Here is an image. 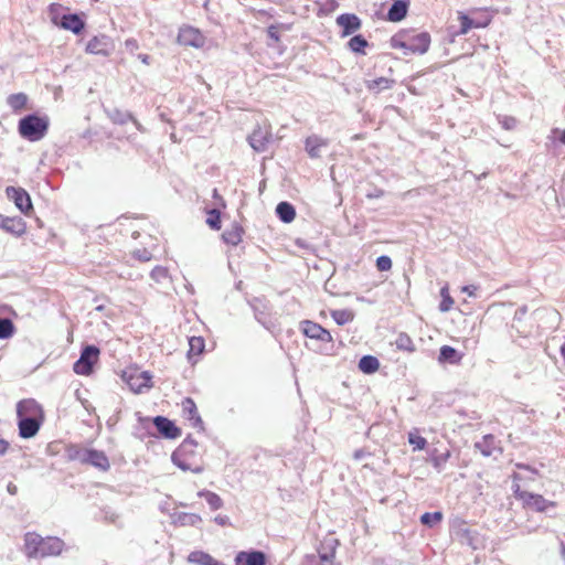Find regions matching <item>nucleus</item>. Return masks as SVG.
<instances>
[{
    "label": "nucleus",
    "instance_id": "obj_1",
    "mask_svg": "<svg viewBox=\"0 0 565 565\" xmlns=\"http://www.w3.org/2000/svg\"><path fill=\"white\" fill-rule=\"evenodd\" d=\"M430 42L431 39L428 32L402 29L391 38L390 45L404 55H415L425 54L429 50Z\"/></svg>",
    "mask_w": 565,
    "mask_h": 565
},
{
    "label": "nucleus",
    "instance_id": "obj_2",
    "mask_svg": "<svg viewBox=\"0 0 565 565\" xmlns=\"http://www.w3.org/2000/svg\"><path fill=\"white\" fill-rule=\"evenodd\" d=\"M63 548L64 543L57 537H42L35 532H28L24 535V552L28 557L57 556Z\"/></svg>",
    "mask_w": 565,
    "mask_h": 565
},
{
    "label": "nucleus",
    "instance_id": "obj_3",
    "mask_svg": "<svg viewBox=\"0 0 565 565\" xmlns=\"http://www.w3.org/2000/svg\"><path fill=\"white\" fill-rule=\"evenodd\" d=\"M173 463L183 471L201 473L204 470L201 454L198 452V444L183 441L172 455Z\"/></svg>",
    "mask_w": 565,
    "mask_h": 565
},
{
    "label": "nucleus",
    "instance_id": "obj_4",
    "mask_svg": "<svg viewBox=\"0 0 565 565\" xmlns=\"http://www.w3.org/2000/svg\"><path fill=\"white\" fill-rule=\"evenodd\" d=\"M512 478L516 482L513 484V494L515 499L522 503L524 509L545 512L547 509L556 507V502L546 500L542 494L522 490L519 483V481L522 480V476L520 473H513Z\"/></svg>",
    "mask_w": 565,
    "mask_h": 565
},
{
    "label": "nucleus",
    "instance_id": "obj_5",
    "mask_svg": "<svg viewBox=\"0 0 565 565\" xmlns=\"http://www.w3.org/2000/svg\"><path fill=\"white\" fill-rule=\"evenodd\" d=\"M47 116L28 115L19 120L18 131L23 139L39 141L47 134Z\"/></svg>",
    "mask_w": 565,
    "mask_h": 565
},
{
    "label": "nucleus",
    "instance_id": "obj_6",
    "mask_svg": "<svg viewBox=\"0 0 565 565\" xmlns=\"http://www.w3.org/2000/svg\"><path fill=\"white\" fill-rule=\"evenodd\" d=\"M122 380L135 393H141L143 390L152 387V375L148 371H142L137 366L127 367L122 372Z\"/></svg>",
    "mask_w": 565,
    "mask_h": 565
},
{
    "label": "nucleus",
    "instance_id": "obj_7",
    "mask_svg": "<svg viewBox=\"0 0 565 565\" xmlns=\"http://www.w3.org/2000/svg\"><path fill=\"white\" fill-rule=\"evenodd\" d=\"M177 43L183 47L201 50L206 43V36L199 28L183 24L178 30Z\"/></svg>",
    "mask_w": 565,
    "mask_h": 565
},
{
    "label": "nucleus",
    "instance_id": "obj_8",
    "mask_svg": "<svg viewBox=\"0 0 565 565\" xmlns=\"http://www.w3.org/2000/svg\"><path fill=\"white\" fill-rule=\"evenodd\" d=\"M71 457L81 463L94 466L100 471H107L110 468L108 457L100 450L81 448L76 449Z\"/></svg>",
    "mask_w": 565,
    "mask_h": 565
},
{
    "label": "nucleus",
    "instance_id": "obj_9",
    "mask_svg": "<svg viewBox=\"0 0 565 565\" xmlns=\"http://www.w3.org/2000/svg\"><path fill=\"white\" fill-rule=\"evenodd\" d=\"M100 351L95 345H87L83 349L79 359L74 363L73 370L78 375H89L94 365L99 360Z\"/></svg>",
    "mask_w": 565,
    "mask_h": 565
},
{
    "label": "nucleus",
    "instance_id": "obj_10",
    "mask_svg": "<svg viewBox=\"0 0 565 565\" xmlns=\"http://www.w3.org/2000/svg\"><path fill=\"white\" fill-rule=\"evenodd\" d=\"M6 194L11 200L17 209L24 215H30L33 212V205L29 193L20 186H8Z\"/></svg>",
    "mask_w": 565,
    "mask_h": 565
},
{
    "label": "nucleus",
    "instance_id": "obj_11",
    "mask_svg": "<svg viewBox=\"0 0 565 565\" xmlns=\"http://www.w3.org/2000/svg\"><path fill=\"white\" fill-rule=\"evenodd\" d=\"M115 50L113 39L106 34L93 36L86 44L85 51L89 54L109 56Z\"/></svg>",
    "mask_w": 565,
    "mask_h": 565
},
{
    "label": "nucleus",
    "instance_id": "obj_12",
    "mask_svg": "<svg viewBox=\"0 0 565 565\" xmlns=\"http://www.w3.org/2000/svg\"><path fill=\"white\" fill-rule=\"evenodd\" d=\"M300 329L305 337L313 339L323 343L333 342V337L329 330L321 324L311 320H303L300 322Z\"/></svg>",
    "mask_w": 565,
    "mask_h": 565
},
{
    "label": "nucleus",
    "instance_id": "obj_13",
    "mask_svg": "<svg viewBox=\"0 0 565 565\" xmlns=\"http://www.w3.org/2000/svg\"><path fill=\"white\" fill-rule=\"evenodd\" d=\"M18 418H31L44 420V411L42 406L33 398H25L17 404Z\"/></svg>",
    "mask_w": 565,
    "mask_h": 565
},
{
    "label": "nucleus",
    "instance_id": "obj_14",
    "mask_svg": "<svg viewBox=\"0 0 565 565\" xmlns=\"http://www.w3.org/2000/svg\"><path fill=\"white\" fill-rule=\"evenodd\" d=\"M0 227L15 235L22 236L26 231L25 222L19 216H3L0 214Z\"/></svg>",
    "mask_w": 565,
    "mask_h": 565
},
{
    "label": "nucleus",
    "instance_id": "obj_15",
    "mask_svg": "<svg viewBox=\"0 0 565 565\" xmlns=\"http://www.w3.org/2000/svg\"><path fill=\"white\" fill-rule=\"evenodd\" d=\"M266 555L260 551L238 552L235 556V565H265Z\"/></svg>",
    "mask_w": 565,
    "mask_h": 565
},
{
    "label": "nucleus",
    "instance_id": "obj_16",
    "mask_svg": "<svg viewBox=\"0 0 565 565\" xmlns=\"http://www.w3.org/2000/svg\"><path fill=\"white\" fill-rule=\"evenodd\" d=\"M153 424L158 431L167 438H177L181 435L180 428H178L173 422L163 416H157L153 419Z\"/></svg>",
    "mask_w": 565,
    "mask_h": 565
},
{
    "label": "nucleus",
    "instance_id": "obj_17",
    "mask_svg": "<svg viewBox=\"0 0 565 565\" xmlns=\"http://www.w3.org/2000/svg\"><path fill=\"white\" fill-rule=\"evenodd\" d=\"M43 422L42 419L19 418V435L25 439L34 437Z\"/></svg>",
    "mask_w": 565,
    "mask_h": 565
},
{
    "label": "nucleus",
    "instance_id": "obj_18",
    "mask_svg": "<svg viewBox=\"0 0 565 565\" xmlns=\"http://www.w3.org/2000/svg\"><path fill=\"white\" fill-rule=\"evenodd\" d=\"M58 28L71 31L74 34H79L85 29L84 20L76 13H67L62 17Z\"/></svg>",
    "mask_w": 565,
    "mask_h": 565
},
{
    "label": "nucleus",
    "instance_id": "obj_19",
    "mask_svg": "<svg viewBox=\"0 0 565 565\" xmlns=\"http://www.w3.org/2000/svg\"><path fill=\"white\" fill-rule=\"evenodd\" d=\"M337 23L343 29L342 36H348L361 28V21L355 14L344 13L337 18Z\"/></svg>",
    "mask_w": 565,
    "mask_h": 565
},
{
    "label": "nucleus",
    "instance_id": "obj_20",
    "mask_svg": "<svg viewBox=\"0 0 565 565\" xmlns=\"http://www.w3.org/2000/svg\"><path fill=\"white\" fill-rule=\"evenodd\" d=\"M450 457L451 451L445 445H441L440 447H434L429 454V460L433 467L436 469H441L448 462Z\"/></svg>",
    "mask_w": 565,
    "mask_h": 565
},
{
    "label": "nucleus",
    "instance_id": "obj_21",
    "mask_svg": "<svg viewBox=\"0 0 565 565\" xmlns=\"http://www.w3.org/2000/svg\"><path fill=\"white\" fill-rule=\"evenodd\" d=\"M393 4L387 12V20L391 22L402 21L408 11V2L405 0H392Z\"/></svg>",
    "mask_w": 565,
    "mask_h": 565
},
{
    "label": "nucleus",
    "instance_id": "obj_22",
    "mask_svg": "<svg viewBox=\"0 0 565 565\" xmlns=\"http://www.w3.org/2000/svg\"><path fill=\"white\" fill-rule=\"evenodd\" d=\"M328 146V141L318 136H310L305 141L306 151L311 158H319L321 149Z\"/></svg>",
    "mask_w": 565,
    "mask_h": 565
},
{
    "label": "nucleus",
    "instance_id": "obj_23",
    "mask_svg": "<svg viewBox=\"0 0 565 565\" xmlns=\"http://www.w3.org/2000/svg\"><path fill=\"white\" fill-rule=\"evenodd\" d=\"M463 354L450 345H443L439 350L438 361L440 363L459 364Z\"/></svg>",
    "mask_w": 565,
    "mask_h": 565
},
{
    "label": "nucleus",
    "instance_id": "obj_24",
    "mask_svg": "<svg viewBox=\"0 0 565 565\" xmlns=\"http://www.w3.org/2000/svg\"><path fill=\"white\" fill-rule=\"evenodd\" d=\"M475 447L484 457H489V456L493 455L495 449H498V441L493 435L489 434V435H484L480 441H477L475 444Z\"/></svg>",
    "mask_w": 565,
    "mask_h": 565
},
{
    "label": "nucleus",
    "instance_id": "obj_25",
    "mask_svg": "<svg viewBox=\"0 0 565 565\" xmlns=\"http://www.w3.org/2000/svg\"><path fill=\"white\" fill-rule=\"evenodd\" d=\"M471 13L476 14V29L487 28L492 22L493 13L488 8H475Z\"/></svg>",
    "mask_w": 565,
    "mask_h": 565
},
{
    "label": "nucleus",
    "instance_id": "obj_26",
    "mask_svg": "<svg viewBox=\"0 0 565 565\" xmlns=\"http://www.w3.org/2000/svg\"><path fill=\"white\" fill-rule=\"evenodd\" d=\"M182 412L195 425L202 423L198 407L191 397H185L181 403Z\"/></svg>",
    "mask_w": 565,
    "mask_h": 565
},
{
    "label": "nucleus",
    "instance_id": "obj_27",
    "mask_svg": "<svg viewBox=\"0 0 565 565\" xmlns=\"http://www.w3.org/2000/svg\"><path fill=\"white\" fill-rule=\"evenodd\" d=\"M243 233L244 231L242 226H239L238 224H234L230 228H227L222 236L227 244L236 246L242 242Z\"/></svg>",
    "mask_w": 565,
    "mask_h": 565
},
{
    "label": "nucleus",
    "instance_id": "obj_28",
    "mask_svg": "<svg viewBox=\"0 0 565 565\" xmlns=\"http://www.w3.org/2000/svg\"><path fill=\"white\" fill-rule=\"evenodd\" d=\"M276 213L278 217L285 223H290L296 217V210L288 202H280L276 207Z\"/></svg>",
    "mask_w": 565,
    "mask_h": 565
},
{
    "label": "nucleus",
    "instance_id": "obj_29",
    "mask_svg": "<svg viewBox=\"0 0 565 565\" xmlns=\"http://www.w3.org/2000/svg\"><path fill=\"white\" fill-rule=\"evenodd\" d=\"M28 96L24 93L11 94L7 98V103L13 111H21L26 108Z\"/></svg>",
    "mask_w": 565,
    "mask_h": 565
},
{
    "label": "nucleus",
    "instance_id": "obj_30",
    "mask_svg": "<svg viewBox=\"0 0 565 565\" xmlns=\"http://www.w3.org/2000/svg\"><path fill=\"white\" fill-rule=\"evenodd\" d=\"M268 143V137L263 134L260 129L254 130L253 134L249 136V145L256 150V151H265L266 146Z\"/></svg>",
    "mask_w": 565,
    "mask_h": 565
},
{
    "label": "nucleus",
    "instance_id": "obj_31",
    "mask_svg": "<svg viewBox=\"0 0 565 565\" xmlns=\"http://www.w3.org/2000/svg\"><path fill=\"white\" fill-rule=\"evenodd\" d=\"M330 315L339 326L352 322L355 317L354 312L350 309L331 310Z\"/></svg>",
    "mask_w": 565,
    "mask_h": 565
},
{
    "label": "nucleus",
    "instance_id": "obj_32",
    "mask_svg": "<svg viewBox=\"0 0 565 565\" xmlns=\"http://www.w3.org/2000/svg\"><path fill=\"white\" fill-rule=\"evenodd\" d=\"M66 9L61 3H51L47 8V13L51 22L58 26L62 21V17L66 15Z\"/></svg>",
    "mask_w": 565,
    "mask_h": 565
},
{
    "label": "nucleus",
    "instance_id": "obj_33",
    "mask_svg": "<svg viewBox=\"0 0 565 565\" xmlns=\"http://www.w3.org/2000/svg\"><path fill=\"white\" fill-rule=\"evenodd\" d=\"M379 367H380L379 360L372 355H365L359 362V369L366 374L376 372L379 370Z\"/></svg>",
    "mask_w": 565,
    "mask_h": 565
},
{
    "label": "nucleus",
    "instance_id": "obj_34",
    "mask_svg": "<svg viewBox=\"0 0 565 565\" xmlns=\"http://www.w3.org/2000/svg\"><path fill=\"white\" fill-rule=\"evenodd\" d=\"M395 345L398 350L413 353L416 350L414 341L407 333H399L395 340Z\"/></svg>",
    "mask_w": 565,
    "mask_h": 565
},
{
    "label": "nucleus",
    "instance_id": "obj_35",
    "mask_svg": "<svg viewBox=\"0 0 565 565\" xmlns=\"http://www.w3.org/2000/svg\"><path fill=\"white\" fill-rule=\"evenodd\" d=\"M394 81L386 77H379L366 82V88L372 92H380L392 87Z\"/></svg>",
    "mask_w": 565,
    "mask_h": 565
},
{
    "label": "nucleus",
    "instance_id": "obj_36",
    "mask_svg": "<svg viewBox=\"0 0 565 565\" xmlns=\"http://www.w3.org/2000/svg\"><path fill=\"white\" fill-rule=\"evenodd\" d=\"M458 20L460 22L459 35L467 34L471 29H476V20L470 18L467 13L459 11Z\"/></svg>",
    "mask_w": 565,
    "mask_h": 565
},
{
    "label": "nucleus",
    "instance_id": "obj_37",
    "mask_svg": "<svg viewBox=\"0 0 565 565\" xmlns=\"http://www.w3.org/2000/svg\"><path fill=\"white\" fill-rule=\"evenodd\" d=\"M189 358L199 356L204 351V339L202 337H192L189 340Z\"/></svg>",
    "mask_w": 565,
    "mask_h": 565
},
{
    "label": "nucleus",
    "instance_id": "obj_38",
    "mask_svg": "<svg viewBox=\"0 0 565 565\" xmlns=\"http://www.w3.org/2000/svg\"><path fill=\"white\" fill-rule=\"evenodd\" d=\"M199 495L204 498L212 510H218L223 507V500L215 492L203 490L199 492Z\"/></svg>",
    "mask_w": 565,
    "mask_h": 565
},
{
    "label": "nucleus",
    "instance_id": "obj_39",
    "mask_svg": "<svg viewBox=\"0 0 565 565\" xmlns=\"http://www.w3.org/2000/svg\"><path fill=\"white\" fill-rule=\"evenodd\" d=\"M369 43L362 35H354L348 42L349 49L354 53L365 54Z\"/></svg>",
    "mask_w": 565,
    "mask_h": 565
},
{
    "label": "nucleus",
    "instance_id": "obj_40",
    "mask_svg": "<svg viewBox=\"0 0 565 565\" xmlns=\"http://www.w3.org/2000/svg\"><path fill=\"white\" fill-rule=\"evenodd\" d=\"M441 301L439 303V310L441 312H448L455 305L454 298L449 294V287L446 285L440 289Z\"/></svg>",
    "mask_w": 565,
    "mask_h": 565
},
{
    "label": "nucleus",
    "instance_id": "obj_41",
    "mask_svg": "<svg viewBox=\"0 0 565 565\" xmlns=\"http://www.w3.org/2000/svg\"><path fill=\"white\" fill-rule=\"evenodd\" d=\"M408 443L413 446V450H423L426 448L427 440L418 434L417 430L408 433Z\"/></svg>",
    "mask_w": 565,
    "mask_h": 565
},
{
    "label": "nucleus",
    "instance_id": "obj_42",
    "mask_svg": "<svg viewBox=\"0 0 565 565\" xmlns=\"http://www.w3.org/2000/svg\"><path fill=\"white\" fill-rule=\"evenodd\" d=\"M15 332V327L12 320L8 318L0 319V339H9Z\"/></svg>",
    "mask_w": 565,
    "mask_h": 565
},
{
    "label": "nucleus",
    "instance_id": "obj_43",
    "mask_svg": "<svg viewBox=\"0 0 565 565\" xmlns=\"http://www.w3.org/2000/svg\"><path fill=\"white\" fill-rule=\"evenodd\" d=\"M443 520V513L437 511V512H433V513H429V512H426L424 513L422 516H420V522L424 524V525H427L429 527H433L435 526L436 524H438L440 521Z\"/></svg>",
    "mask_w": 565,
    "mask_h": 565
},
{
    "label": "nucleus",
    "instance_id": "obj_44",
    "mask_svg": "<svg viewBox=\"0 0 565 565\" xmlns=\"http://www.w3.org/2000/svg\"><path fill=\"white\" fill-rule=\"evenodd\" d=\"M206 224L213 228L218 231L221 228V213L217 210H210L207 212Z\"/></svg>",
    "mask_w": 565,
    "mask_h": 565
},
{
    "label": "nucleus",
    "instance_id": "obj_45",
    "mask_svg": "<svg viewBox=\"0 0 565 565\" xmlns=\"http://www.w3.org/2000/svg\"><path fill=\"white\" fill-rule=\"evenodd\" d=\"M376 268L380 271H388L392 268V259L388 256H380L376 259Z\"/></svg>",
    "mask_w": 565,
    "mask_h": 565
},
{
    "label": "nucleus",
    "instance_id": "obj_46",
    "mask_svg": "<svg viewBox=\"0 0 565 565\" xmlns=\"http://www.w3.org/2000/svg\"><path fill=\"white\" fill-rule=\"evenodd\" d=\"M210 554L207 553H204V552H201V551H195V552H192L190 555H189V562L191 563H198L200 565H203V563L205 561H207Z\"/></svg>",
    "mask_w": 565,
    "mask_h": 565
},
{
    "label": "nucleus",
    "instance_id": "obj_47",
    "mask_svg": "<svg viewBox=\"0 0 565 565\" xmlns=\"http://www.w3.org/2000/svg\"><path fill=\"white\" fill-rule=\"evenodd\" d=\"M267 34L270 39H273L276 43L280 41V36L278 34V25H269L267 29Z\"/></svg>",
    "mask_w": 565,
    "mask_h": 565
},
{
    "label": "nucleus",
    "instance_id": "obj_48",
    "mask_svg": "<svg viewBox=\"0 0 565 565\" xmlns=\"http://www.w3.org/2000/svg\"><path fill=\"white\" fill-rule=\"evenodd\" d=\"M515 468L519 469V470H526V471H530L534 475H539V471L527 465H524V463H515Z\"/></svg>",
    "mask_w": 565,
    "mask_h": 565
},
{
    "label": "nucleus",
    "instance_id": "obj_49",
    "mask_svg": "<svg viewBox=\"0 0 565 565\" xmlns=\"http://www.w3.org/2000/svg\"><path fill=\"white\" fill-rule=\"evenodd\" d=\"M9 448L10 444L4 439H0V455H4Z\"/></svg>",
    "mask_w": 565,
    "mask_h": 565
},
{
    "label": "nucleus",
    "instance_id": "obj_50",
    "mask_svg": "<svg viewBox=\"0 0 565 565\" xmlns=\"http://www.w3.org/2000/svg\"><path fill=\"white\" fill-rule=\"evenodd\" d=\"M218 564V561H216L214 557H212L211 555L209 556L207 561H205L203 563V565H217Z\"/></svg>",
    "mask_w": 565,
    "mask_h": 565
},
{
    "label": "nucleus",
    "instance_id": "obj_51",
    "mask_svg": "<svg viewBox=\"0 0 565 565\" xmlns=\"http://www.w3.org/2000/svg\"><path fill=\"white\" fill-rule=\"evenodd\" d=\"M471 288V286H463L461 291L468 294L469 296H473V290Z\"/></svg>",
    "mask_w": 565,
    "mask_h": 565
},
{
    "label": "nucleus",
    "instance_id": "obj_52",
    "mask_svg": "<svg viewBox=\"0 0 565 565\" xmlns=\"http://www.w3.org/2000/svg\"><path fill=\"white\" fill-rule=\"evenodd\" d=\"M556 131L559 134V136H558V140H559L563 145H565V130H562V131L556 130Z\"/></svg>",
    "mask_w": 565,
    "mask_h": 565
},
{
    "label": "nucleus",
    "instance_id": "obj_53",
    "mask_svg": "<svg viewBox=\"0 0 565 565\" xmlns=\"http://www.w3.org/2000/svg\"><path fill=\"white\" fill-rule=\"evenodd\" d=\"M383 195V191L380 190L376 194L375 193H372V198H380Z\"/></svg>",
    "mask_w": 565,
    "mask_h": 565
},
{
    "label": "nucleus",
    "instance_id": "obj_54",
    "mask_svg": "<svg viewBox=\"0 0 565 565\" xmlns=\"http://www.w3.org/2000/svg\"><path fill=\"white\" fill-rule=\"evenodd\" d=\"M158 271V275L166 274V269L157 268L153 273Z\"/></svg>",
    "mask_w": 565,
    "mask_h": 565
},
{
    "label": "nucleus",
    "instance_id": "obj_55",
    "mask_svg": "<svg viewBox=\"0 0 565 565\" xmlns=\"http://www.w3.org/2000/svg\"><path fill=\"white\" fill-rule=\"evenodd\" d=\"M158 271V275L166 274V269L157 268L153 273Z\"/></svg>",
    "mask_w": 565,
    "mask_h": 565
},
{
    "label": "nucleus",
    "instance_id": "obj_56",
    "mask_svg": "<svg viewBox=\"0 0 565 565\" xmlns=\"http://www.w3.org/2000/svg\"><path fill=\"white\" fill-rule=\"evenodd\" d=\"M148 60H149V56H148V55H143V56L141 57V61H142L143 63H146V64H148Z\"/></svg>",
    "mask_w": 565,
    "mask_h": 565
},
{
    "label": "nucleus",
    "instance_id": "obj_57",
    "mask_svg": "<svg viewBox=\"0 0 565 565\" xmlns=\"http://www.w3.org/2000/svg\"><path fill=\"white\" fill-rule=\"evenodd\" d=\"M320 317L326 318V312H324V311H321V312H320Z\"/></svg>",
    "mask_w": 565,
    "mask_h": 565
},
{
    "label": "nucleus",
    "instance_id": "obj_58",
    "mask_svg": "<svg viewBox=\"0 0 565 565\" xmlns=\"http://www.w3.org/2000/svg\"><path fill=\"white\" fill-rule=\"evenodd\" d=\"M217 565H225V564H223V563L218 562V564H217Z\"/></svg>",
    "mask_w": 565,
    "mask_h": 565
}]
</instances>
